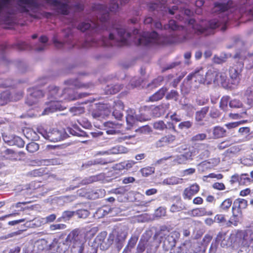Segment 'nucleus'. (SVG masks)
I'll return each mask as SVG.
<instances>
[{
    "label": "nucleus",
    "mask_w": 253,
    "mask_h": 253,
    "mask_svg": "<svg viewBox=\"0 0 253 253\" xmlns=\"http://www.w3.org/2000/svg\"><path fill=\"white\" fill-rule=\"evenodd\" d=\"M234 9L232 1H229L226 4L215 3L211 12L213 14L220 15L219 16L222 17V19L219 20L213 19L208 22H202L197 24L195 20L191 19L189 21V28H192L197 35L204 36L213 34L214 30L219 26H221V30L223 31L226 29L225 25L227 20L230 18L229 14L233 12Z\"/></svg>",
    "instance_id": "obj_1"
},
{
    "label": "nucleus",
    "mask_w": 253,
    "mask_h": 253,
    "mask_svg": "<svg viewBox=\"0 0 253 253\" xmlns=\"http://www.w3.org/2000/svg\"><path fill=\"white\" fill-rule=\"evenodd\" d=\"M110 4L109 8L101 4H95L93 6L94 11L98 12L97 20H85L80 23L78 29L82 32H85L90 29H104L106 28L107 22L109 18V10L116 12L119 8V0H110ZM129 0H119L121 4H125Z\"/></svg>",
    "instance_id": "obj_2"
},
{
    "label": "nucleus",
    "mask_w": 253,
    "mask_h": 253,
    "mask_svg": "<svg viewBox=\"0 0 253 253\" xmlns=\"http://www.w3.org/2000/svg\"><path fill=\"white\" fill-rule=\"evenodd\" d=\"M64 84L67 86L61 93H59L58 88L54 85H50L48 88L47 96L51 100L60 102L63 101H71L82 98L86 95V93H78L73 89L81 88H88L89 84H84L79 82L77 79H69L65 81Z\"/></svg>",
    "instance_id": "obj_3"
},
{
    "label": "nucleus",
    "mask_w": 253,
    "mask_h": 253,
    "mask_svg": "<svg viewBox=\"0 0 253 253\" xmlns=\"http://www.w3.org/2000/svg\"><path fill=\"white\" fill-rule=\"evenodd\" d=\"M114 31L117 32L118 38L115 37L114 33L110 32L109 38H103L102 40L97 42L95 40H89L85 41L84 43L78 44L80 48H87L91 46L104 45L106 46H112L117 42V45L121 46L126 45L128 43L127 40L130 37V34L126 32V29L121 26H114Z\"/></svg>",
    "instance_id": "obj_4"
},
{
    "label": "nucleus",
    "mask_w": 253,
    "mask_h": 253,
    "mask_svg": "<svg viewBox=\"0 0 253 253\" xmlns=\"http://www.w3.org/2000/svg\"><path fill=\"white\" fill-rule=\"evenodd\" d=\"M206 73L203 69L195 71L188 75L184 81L181 91L184 94H188L191 90H195L201 84H207Z\"/></svg>",
    "instance_id": "obj_5"
},
{
    "label": "nucleus",
    "mask_w": 253,
    "mask_h": 253,
    "mask_svg": "<svg viewBox=\"0 0 253 253\" xmlns=\"http://www.w3.org/2000/svg\"><path fill=\"white\" fill-rule=\"evenodd\" d=\"M158 235L164 249L166 251L170 250V251L174 250L173 248L175 247L176 241L180 236L179 233L176 231L169 233L168 231L161 230Z\"/></svg>",
    "instance_id": "obj_6"
},
{
    "label": "nucleus",
    "mask_w": 253,
    "mask_h": 253,
    "mask_svg": "<svg viewBox=\"0 0 253 253\" xmlns=\"http://www.w3.org/2000/svg\"><path fill=\"white\" fill-rule=\"evenodd\" d=\"M67 244H73V247L77 249L78 253H83L85 239L82 235L79 234L78 230H74L67 236L65 240Z\"/></svg>",
    "instance_id": "obj_7"
},
{
    "label": "nucleus",
    "mask_w": 253,
    "mask_h": 253,
    "mask_svg": "<svg viewBox=\"0 0 253 253\" xmlns=\"http://www.w3.org/2000/svg\"><path fill=\"white\" fill-rule=\"evenodd\" d=\"M207 84L213 83L216 85L223 84L226 79V75L224 73L220 72L215 69L209 70L206 73Z\"/></svg>",
    "instance_id": "obj_8"
},
{
    "label": "nucleus",
    "mask_w": 253,
    "mask_h": 253,
    "mask_svg": "<svg viewBox=\"0 0 253 253\" xmlns=\"http://www.w3.org/2000/svg\"><path fill=\"white\" fill-rule=\"evenodd\" d=\"M111 113L110 104H100L91 112L92 117L97 120H101L108 116Z\"/></svg>",
    "instance_id": "obj_9"
},
{
    "label": "nucleus",
    "mask_w": 253,
    "mask_h": 253,
    "mask_svg": "<svg viewBox=\"0 0 253 253\" xmlns=\"http://www.w3.org/2000/svg\"><path fill=\"white\" fill-rule=\"evenodd\" d=\"M138 44L142 45H149L151 44H159L160 42L157 33H144L143 35L138 39Z\"/></svg>",
    "instance_id": "obj_10"
},
{
    "label": "nucleus",
    "mask_w": 253,
    "mask_h": 253,
    "mask_svg": "<svg viewBox=\"0 0 253 253\" xmlns=\"http://www.w3.org/2000/svg\"><path fill=\"white\" fill-rule=\"evenodd\" d=\"M38 131L46 139L51 142H57L62 140L64 136L62 132L57 129H53L50 131L47 132L42 127L38 128Z\"/></svg>",
    "instance_id": "obj_11"
},
{
    "label": "nucleus",
    "mask_w": 253,
    "mask_h": 253,
    "mask_svg": "<svg viewBox=\"0 0 253 253\" xmlns=\"http://www.w3.org/2000/svg\"><path fill=\"white\" fill-rule=\"evenodd\" d=\"M29 92V94L26 99V102L30 106L36 103L39 98L43 96L42 91L37 89H30Z\"/></svg>",
    "instance_id": "obj_12"
},
{
    "label": "nucleus",
    "mask_w": 253,
    "mask_h": 253,
    "mask_svg": "<svg viewBox=\"0 0 253 253\" xmlns=\"http://www.w3.org/2000/svg\"><path fill=\"white\" fill-rule=\"evenodd\" d=\"M111 112L113 109L112 115L115 119L117 120H121L123 116V111L124 110V104L121 101L118 100L113 103L111 105Z\"/></svg>",
    "instance_id": "obj_13"
},
{
    "label": "nucleus",
    "mask_w": 253,
    "mask_h": 253,
    "mask_svg": "<svg viewBox=\"0 0 253 253\" xmlns=\"http://www.w3.org/2000/svg\"><path fill=\"white\" fill-rule=\"evenodd\" d=\"M62 109V106L60 102L55 101L54 100H50L45 104V107L44 108L42 115H46L50 113H53L57 110H60Z\"/></svg>",
    "instance_id": "obj_14"
},
{
    "label": "nucleus",
    "mask_w": 253,
    "mask_h": 253,
    "mask_svg": "<svg viewBox=\"0 0 253 253\" xmlns=\"http://www.w3.org/2000/svg\"><path fill=\"white\" fill-rule=\"evenodd\" d=\"M146 239V249L147 253H155L158 247V242L154 237H152L147 233L145 234Z\"/></svg>",
    "instance_id": "obj_15"
},
{
    "label": "nucleus",
    "mask_w": 253,
    "mask_h": 253,
    "mask_svg": "<svg viewBox=\"0 0 253 253\" xmlns=\"http://www.w3.org/2000/svg\"><path fill=\"white\" fill-rule=\"evenodd\" d=\"M200 189L199 186L195 183L190 187L186 188L183 192V197L184 199H191L192 197L197 194Z\"/></svg>",
    "instance_id": "obj_16"
},
{
    "label": "nucleus",
    "mask_w": 253,
    "mask_h": 253,
    "mask_svg": "<svg viewBox=\"0 0 253 253\" xmlns=\"http://www.w3.org/2000/svg\"><path fill=\"white\" fill-rule=\"evenodd\" d=\"M218 161L217 160H210L209 161H204L197 166L198 169L200 172H203L205 170L211 169L217 165Z\"/></svg>",
    "instance_id": "obj_17"
},
{
    "label": "nucleus",
    "mask_w": 253,
    "mask_h": 253,
    "mask_svg": "<svg viewBox=\"0 0 253 253\" xmlns=\"http://www.w3.org/2000/svg\"><path fill=\"white\" fill-rule=\"evenodd\" d=\"M169 103H163L155 107L152 110V114L156 117H159L164 115L169 108Z\"/></svg>",
    "instance_id": "obj_18"
},
{
    "label": "nucleus",
    "mask_w": 253,
    "mask_h": 253,
    "mask_svg": "<svg viewBox=\"0 0 253 253\" xmlns=\"http://www.w3.org/2000/svg\"><path fill=\"white\" fill-rule=\"evenodd\" d=\"M248 206V202L243 199H236L233 204L232 211L234 210L238 211V213H242V210L245 209Z\"/></svg>",
    "instance_id": "obj_19"
},
{
    "label": "nucleus",
    "mask_w": 253,
    "mask_h": 253,
    "mask_svg": "<svg viewBox=\"0 0 253 253\" xmlns=\"http://www.w3.org/2000/svg\"><path fill=\"white\" fill-rule=\"evenodd\" d=\"M128 151L126 148L121 145H117L112 147L108 151L100 152L99 153L101 155L105 154H118L126 153Z\"/></svg>",
    "instance_id": "obj_20"
},
{
    "label": "nucleus",
    "mask_w": 253,
    "mask_h": 253,
    "mask_svg": "<svg viewBox=\"0 0 253 253\" xmlns=\"http://www.w3.org/2000/svg\"><path fill=\"white\" fill-rule=\"evenodd\" d=\"M175 139V136L172 134H168L162 137L156 142L157 147H161L171 143Z\"/></svg>",
    "instance_id": "obj_21"
},
{
    "label": "nucleus",
    "mask_w": 253,
    "mask_h": 253,
    "mask_svg": "<svg viewBox=\"0 0 253 253\" xmlns=\"http://www.w3.org/2000/svg\"><path fill=\"white\" fill-rule=\"evenodd\" d=\"M189 213V214L193 216H202L205 215H211L212 214L211 211H207L204 208L193 209L190 211Z\"/></svg>",
    "instance_id": "obj_22"
},
{
    "label": "nucleus",
    "mask_w": 253,
    "mask_h": 253,
    "mask_svg": "<svg viewBox=\"0 0 253 253\" xmlns=\"http://www.w3.org/2000/svg\"><path fill=\"white\" fill-rule=\"evenodd\" d=\"M212 136L210 138L217 139L226 136V130L222 127L216 126L212 129Z\"/></svg>",
    "instance_id": "obj_23"
},
{
    "label": "nucleus",
    "mask_w": 253,
    "mask_h": 253,
    "mask_svg": "<svg viewBox=\"0 0 253 253\" xmlns=\"http://www.w3.org/2000/svg\"><path fill=\"white\" fill-rule=\"evenodd\" d=\"M126 121L129 128L132 126L136 122V115H135V112L133 110L130 109L127 111Z\"/></svg>",
    "instance_id": "obj_24"
},
{
    "label": "nucleus",
    "mask_w": 253,
    "mask_h": 253,
    "mask_svg": "<svg viewBox=\"0 0 253 253\" xmlns=\"http://www.w3.org/2000/svg\"><path fill=\"white\" fill-rule=\"evenodd\" d=\"M168 126L163 121H158L153 123V127L155 129L161 131L164 130L168 127L175 130V127L172 123H168Z\"/></svg>",
    "instance_id": "obj_25"
},
{
    "label": "nucleus",
    "mask_w": 253,
    "mask_h": 253,
    "mask_svg": "<svg viewBox=\"0 0 253 253\" xmlns=\"http://www.w3.org/2000/svg\"><path fill=\"white\" fill-rule=\"evenodd\" d=\"M1 156L5 159H8L12 161L17 160L18 157V155L14 151L11 149H6L1 152Z\"/></svg>",
    "instance_id": "obj_26"
},
{
    "label": "nucleus",
    "mask_w": 253,
    "mask_h": 253,
    "mask_svg": "<svg viewBox=\"0 0 253 253\" xmlns=\"http://www.w3.org/2000/svg\"><path fill=\"white\" fill-rule=\"evenodd\" d=\"M68 130L70 134L73 135L81 137H88V135L86 133L81 130L76 125L73 126V128H68Z\"/></svg>",
    "instance_id": "obj_27"
},
{
    "label": "nucleus",
    "mask_w": 253,
    "mask_h": 253,
    "mask_svg": "<svg viewBox=\"0 0 253 253\" xmlns=\"http://www.w3.org/2000/svg\"><path fill=\"white\" fill-rule=\"evenodd\" d=\"M109 162L101 159H96L94 160H92L87 162L86 163L83 164L82 165V167L84 169H86L91 166L95 165H106L108 164Z\"/></svg>",
    "instance_id": "obj_28"
},
{
    "label": "nucleus",
    "mask_w": 253,
    "mask_h": 253,
    "mask_svg": "<svg viewBox=\"0 0 253 253\" xmlns=\"http://www.w3.org/2000/svg\"><path fill=\"white\" fill-rule=\"evenodd\" d=\"M167 90L166 87H162L159 89L157 92L151 95L149 97V100L152 102L157 101L161 99L164 96Z\"/></svg>",
    "instance_id": "obj_29"
},
{
    "label": "nucleus",
    "mask_w": 253,
    "mask_h": 253,
    "mask_svg": "<svg viewBox=\"0 0 253 253\" xmlns=\"http://www.w3.org/2000/svg\"><path fill=\"white\" fill-rule=\"evenodd\" d=\"M183 180L182 178H180L175 176H171L165 179L162 183L164 185H176L182 183Z\"/></svg>",
    "instance_id": "obj_30"
},
{
    "label": "nucleus",
    "mask_w": 253,
    "mask_h": 253,
    "mask_svg": "<svg viewBox=\"0 0 253 253\" xmlns=\"http://www.w3.org/2000/svg\"><path fill=\"white\" fill-rule=\"evenodd\" d=\"M244 6L240 9V12H247L248 15L253 17V7L251 9L247 8V6L253 4V0H244Z\"/></svg>",
    "instance_id": "obj_31"
},
{
    "label": "nucleus",
    "mask_w": 253,
    "mask_h": 253,
    "mask_svg": "<svg viewBox=\"0 0 253 253\" xmlns=\"http://www.w3.org/2000/svg\"><path fill=\"white\" fill-rule=\"evenodd\" d=\"M104 194V190L101 189H96L89 191L87 196L90 199H95L103 197Z\"/></svg>",
    "instance_id": "obj_32"
},
{
    "label": "nucleus",
    "mask_w": 253,
    "mask_h": 253,
    "mask_svg": "<svg viewBox=\"0 0 253 253\" xmlns=\"http://www.w3.org/2000/svg\"><path fill=\"white\" fill-rule=\"evenodd\" d=\"M126 237V234L124 232L121 233L120 235L117 236L115 242L116 248H117L118 251H120V250H121L123 247L124 246V243Z\"/></svg>",
    "instance_id": "obj_33"
},
{
    "label": "nucleus",
    "mask_w": 253,
    "mask_h": 253,
    "mask_svg": "<svg viewBox=\"0 0 253 253\" xmlns=\"http://www.w3.org/2000/svg\"><path fill=\"white\" fill-rule=\"evenodd\" d=\"M105 126L106 127L111 128V129L107 130V133L110 134L116 133L117 131L115 129L120 128L121 126V125L119 123H116L115 122L110 121L105 123Z\"/></svg>",
    "instance_id": "obj_34"
},
{
    "label": "nucleus",
    "mask_w": 253,
    "mask_h": 253,
    "mask_svg": "<svg viewBox=\"0 0 253 253\" xmlns=\"http://www.w3.org/2000/svg\"><path fill=\"white\" fill-rule=\"evenodd\" d=\"M242 213H238L236 210L232 211V215L230 217L229 222L234 225L237 226L240 220L242 218Z\"/></svg>",
    "instance_id": "obj_35"
},
{
    "label": "nucleus",
    "mask_w": 253,
    "mask_h": 253,
    "mask_svg": "<svg viewBox=\"0 0 253 253\" xmlns=\"http://www.w3.org/2000/svg\"><path fill=\"white\" fill-rule=\"evenodd\" d=\"M12 97H11L10 93L9 91H5L2 92L0 94V105L2 106L6 104L9 101H10Z\"/></svg>",
    "instance_id": "obj_36"
},
{
    "label": "nucleus",
    "mask_w": 253,
    "mask_h": 253,
    "mask_svg": "<svg viewBox=\"0 0 253 253\" xmlns=\"http://www.w3.org/2000/svg\"><path fill=\"white\" fill-rule=\"evenodd\" d=\"M209 107H205L197 112H196L195 118L198 122L201 121L205 117L206 115L209 111Z\"/></svg>",
    "instance_id": "obj_37"
},
{
    "label": "nucleus",
    "mask_w": 253,
    "mask_h": 253,
    "mask_svg": "<svg viewBox=\"0 0 253 253\" xmlns=\"http://www.w3.org/2000/svg\"><path fill=\"white\" fill-rule=\"evenodd\" d=\"M164 28L166 30L169 29L171 31H176L183 28L179 27L174 20H170L169 21L168 24L164 25Z\"/></svg>",
    "instance_id": "obj_38"
},
{
    "label": "nucleus",
    "mask_w": 253,
    "mask_h": 253,
    "mask_svg": "<svg viewBox=\"0 0 253 253\" xmlns=\"http://www.w3.org/2000/svg\"><path fill=\"white\" fill-rule=\"evenodd\" d=\"M232 203V201L231 199L228 198L225 199L220 205V211H227L231 207Z\"/></svg>",
    "instance_id": "obj_39"
},
{
    "label": "nucleus",
    "mask_w": 253,
    "mask_h": 253,
    "mask_svg": "<svg viewBox=\"0 0 253 253\" xmlns=\"http://www.w3.org/2000/svg\"><path fill=\"white\" fill-rule=\"evenodd\" d=\"M146 239L145 234L142 235L140 241L137 246V252L139 253H141L144 251L145 249H146Z\"/></svg>",
    "instance_id": "obj_40"
},
{
    "label": "nucleus",
    "mask_w": 253,
    "mask_h": 253,
    "mask_svg": "<svg viewBox=\"0 0 253 253\" xmlns=\"http://www.w3.org/2000/svg\"><path fill=\"white\" fill-rule=\"evenodd\" d=\"M24 144V142L22 139L17 136H15V137L13 138V141L10 142V145H15L20 148L23 147Z\"/></svg>",
    "instance_id": "obj_41"
},
{
    "label": "nucleus",
    "mask_w": 253,
    "mask_h": 253,
    "mask_svg": "<svg viewBox=\"0 0 253 253\" xmlns=\"http://www.w3.org/2000/svg\"><path fill=\"white\" fill-rule=\"evenodd\" d=\"M196 151L194 149L193 150H189L188 151L185 152L184 154H181L184 160L186 161H192L193 160V158L195 155Z\"/></svg>",
    "instance_id": "obj_42"
},
{
    "label": "nucleus",
    "mask_w": 253,
    "mask_h": 253,
    "mask_svg": "<svg viewBox=\"0 0 253 253\" xmlns=\"http://www.w3.org/2000/svg\"><path fill=\"white\" fill-rule=\"evenodd\" d=\"M251 181V178L247 173L239 174V185H246Z\"/></svg>",
    "instance_id": "obj_43"
},
{
    "label": "nucleus",
    "mask_w": 253,
    "mask_h": 253,
    "mask_svg": "<svg viewBox=\"0 0 253 253\" xmlns=\"http://www.w3.org/2000/svg\"><path fill=\"white\" fill-rule=\"evenodd\" d=\"M140 171L143 176H148L154 173L155 168L151 167H147L141 169Z\"/></svg>",
    "instance_id": "obj_44"
},
{
    "label": "nucleus",
    "mask_w": 253,
    "mask_h": 253,
    "mask_svg": "<svg viewBox=\"0 0 253 253\" xmlns=\"http://www.w3.org/2000/svg\"><path fill=\"white\" fill-rule=\"evenodd\" d=\"M26 149L30 153H34L39 149V145L38 143L32 142L27 145Z\"/></svg>",
    "instance_id": "obj_45"
},
{
    "label": "nucleus",
    "mask_w": 253,
    "mask_h": 253,
    "mask_svg": "<svg viewBox=\"0 0 253 253\" xmlns=\"http://www.w3.org/2000/svg\"><path fill=\"white\" fill-rule=\"evenodd\" d=\"M107 236L106 232H102L99 233L95 238L96 242L98 244L102 245L104 242Z\"/></svg>",
    "instance_id": "obj_46"
},
{
    "label": "nucleus",
    "mask_w": 253,
    "mask_h": 253,
    "mask_svg": "<svg viewBox=\"0 0 253 253\" xmlns=\"http://www.w3.org/2000/svg\"><path fill=\"white\" fill-rule=\"evenodd\" d=\"M179 96L178 92L175 90H171L166 95V99H174L175 101L178 100Z\"/></svg>",
    "instance_id": "obj_47"
},
{
    "label": "nucleus",
    "mask_w": 253,
    "mask_h": 253,
    "mask_svg": "<svg viewBox=\"0 0 253 253\" xmlns=\"http://www.w3.org/2000/svg\"><path fill=\"white\" fill-rule=\"evenodd\" d=\"M40 41L41 43H43L42 45H40L35 48V49L38 51H42L45 47V43L47 42V38L46 36H43L40 38Z\"/></svg>",
    "instance_id": "obj_48"
},
{
    "label": "nucleus",
    "mask_w": 253,
    "mask_h": 253,
    "mask_svg": "<svg viewBox=\"0 0 253 253\" xmlns=\"http://www.w3.org/2000/svg\"><path fill=\"white\" fill-rule=\"evenodd\" d=\"M207 134L205 133H198L191 138L192 142H197L199 141H203L207 138Z\"/></svg>",
    "instance_id": "obj_49"
},
{
    "label": "nucleus",
    "mask_w": 253,
    "mask_h": 253,
    "mask_svg": "<svg viewBox=\"0 0 253 253\" xmlns=\"http://www.w3.org/2000/svg\"><path fill=\"white\" fill-rule=\"evenodd\" d=\"M185 209V206L182 204H181L180 205H178V204H173L170 207V211L172 212H175Z\"/></svg>",
    "instance_id": "obj_50"
},
{
    "label": "nucleus",
    "mask_w": 253,
    "mask_h": 253,
    "mask_svg": "<svg viewBox=\"0 0 253 253\" xmlns=\"http://www.w3.org/2000/svg\"><path fill=\"white\" fill-rule=\"evenodd\" d=\"M98 177L97 176H91L89 177L85 178L82 181L81 184L85 185L91 183L92 182L97 181L98 180Z\"/></svg>",
    "instance_id": "obj_51"
},
{
    "label": "nucleus",
    "mask_w": 253,
    "mask_h": 253,
    "mask_svg": "<svg viewBox=\"0 0 253 253\" xmlns=\"http://www.w3.org/2000/svg\"><path fill=\"white\" fill-rule=\"evenodd\" d=\"M66 228V225L64 224H54L50 225L49 229L51 231H55L56 230H63Z\"/></svg>",
    "instance_id": "obj_52"
},
{
    "label": "nucleus",
    "mask_w": 253,
    "mask_h": 253,
    "mask_svg": "<svg viewBox=\"0 0 253 253\" xmlns=\"http://www.w3.org/2000/svg\"><path fill=\"white\" fill-rule=\"evenodd\" d=\"M229 98L228 96H223L220 100V107L223 110H225L227 107Z\"/></svg>",
    "instance_id": "obj_53"
},
{
    "label": "nucleus",
    "mask_w": 253,
    "mask_h": 253,
    "mask_svg": "<svg viewBox=\"0 0 253 253\" xmlns=\"http://www.w3.org/2000/svg\"><path fill=\"white\" fill-rule=\"evenodd\" d=\"M192 126V123L189 121H184L180 123L178 125V127L180 129H188Z\"/></svg>",
    "instance_id": "obj_54"
},
{
    "label": "nucleus",
    "mask_w": 253,
    "mask_h": 253,
    "mask_svg": "<svg viewBox=\"0 0 253 253\" xmlns=\"http://www.w3.org/2000/svg\"><path fill=\"white\" fill-rule=\"evenodd\" d=\"M166 214V210L164 207H160L156 210L155 214L156 217H161L164 216Z\"/></svg>",
    "instance_id": "obj_55"
},
{
    "label": "nucleus",
    "mask_w": 253,
    "mask_h": 253,
    "mask_svg": "<svg viewBox=\"0 0 253 253\" xmlns=\"http://www.w3.org/2000/svg\"><path fill=\"white\" fill-rule=\"evenodd\" d=\"M78 217L82 218H85L89 215V211L86 210H80L77 211Z\"/></svg>",
    "instance_id": "obj_56"
},
{
    "label": "nucleus",
    "mask_w": 253,
    "mask_h": 253,
    "mask_svg": "<svg viewBox=\"0 0 253 253\" xmlns=\"http://www.w3.org/2000/svg\"><path fill=\"white\" fill-rule=\"evenodd\" d=\"M226 221L225 216L223 214H217L214 217V222L218 223L223 224Z\"/></svg>",
    "instance_id": "obj_57"
},
{
    "label": "nucleus",
    "mask_w": 253,
    "mask_h": 253,
    "mask_svg": "<svg viewBox=\"0 0 253 253\" xmlns=\"http://www.w3.org/2000/svg\"><path fill=\"white\" fill-rule=\"evenodd\" d=\"M243 123L244 121L235 122L226 124L225 125V126L228 129H232L238 127L240 125L243 124Z\"/></svg>",
    "instance_id": "obj_58"
},
{
    "label": "nucleus",
    "mask_w": 253,
    "mask_h": 253,
    "mask_svg": "<svg viewBox=\"0 0 253 253\" xmlns=\"http://www.w3.org/2000/svg\"><path fill=\"white\" fill-rule=\"evenodd\" d=\"M70 111L71 112L74 113V115L82 114L84 112V109L81 107H74L70 108Z\"/></svg>",
    "instance_id": "obj_59"
},
{
    "label": "nucleus",
    "mask_w": 253,
    "mask_h": 253,
    "mask_svg": "<svg viewBox=\"0 0 253 253\" xmlns=\"http://www.w3.org/2000/svg\"><path fill=\"white\" fill-rule=\"evenodd\" d=\"M229 106L231 108H240L242 106V103L238 100L234 99L230 101Z\"/></svg>",
    "instance_id": "obj_60"
},
{
    "label": "nucleus",
    "mask_w": 253,
    "mask_h": 253,
    "mask_svg": "<svg viewBox=\"0 0 253 253\" xmlns=\"http://www.w3.org/2000/svg\"><path fill=\"white\" fill-rule=\"evenodd\" d=\"M137 241V238L136 237H131L129 240L127 247L125 248L127 249V251L129 249V248H132L135 245L136 242Z\"/></svg>",
    "instance_id": "obj_61"
},
{
    "label": "nucleus",
    "mask_w": 253,
    "mask_h": 253,
    "mask_svg": "<svg viewBox=\"0 0 253 253\" xmlns=\"http://www.w3.org/2000/svg\"><path fill=\"white\" fill-rule=\"evenodd\" d=\"M229 183L231 185H233L235 183H238L239 184V174L235 173L232 175L229 180Z\"/></svg>",
    "instance_id": "obj_62"
},
{
    "label": "nucleus",
    "mask_w": 253,
    "mask_h": 253,
    "mask_svg": "<svg viewBox=\"0 0 253 253\" xmlns=\"http://www.w3.org/2000/svg\"><path fill=\"white\" fill-rule=\"evenodd\" d=\"M228 56L227 55H220L219 57H215L214 61L217 64H221L223 62H225L226 59L227 58Z\"/></svg>",
    "instance_id": "obj_63"
},
{
    "label": "nucleus",
    "mask_w": 253,
    "mask_h": 253,
    "mask_svg": "<svg viewBox=\"0 0 253 253\" xmlns=\"http://www.w3.org/2000/svg\"><path fill=\"white\" fill-rule=\"evenodd\" d=\"M229 75L233 79H236L239 76L238 71L234 68H231L229 70Z\"/></svg>",
    "instance_id": "obj_64"
}]
</instances>
